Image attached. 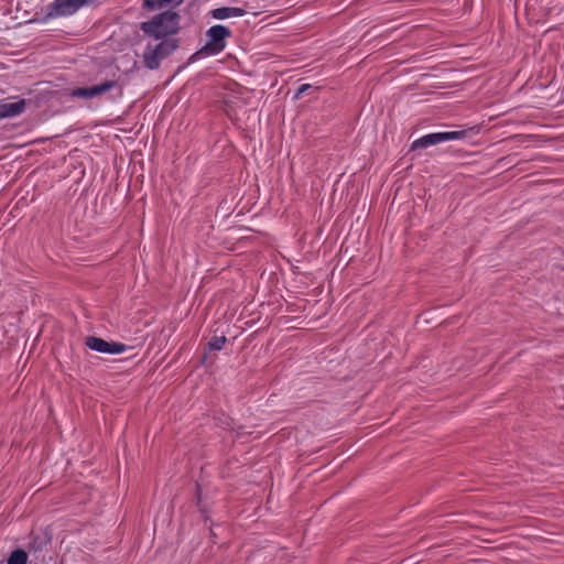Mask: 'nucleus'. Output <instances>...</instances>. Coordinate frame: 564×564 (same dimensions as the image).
I'll use <instances>...</instances> for the list:
<instances>
[{"instance_id":"obj_16","label":"nucleus","mask_w":564,"mask_h":564,"mask_svg":"<svg viewBox=\"0 0 564 564\" xmlns=\"http://www.w3.org/2000/svg\"><path fill=\"white\" fill-rule=\"evenodd\" d=\"M308 87H310V85H307V84L302 85V86L299 88V94L304 93Z\"/></svg>"},{"instance_id":"obj_15","label":"nucleus","mask_w":564,"mask_h":564,"mask_svg":"<svg viewBox=\"0 0 564 564\" xmlns=\"http://www.w3.org/2000/svg\"><path fill=\"white\" fill-rule=\"evenodd\" d=\"M164 7H167L166 1L164 0H151V2L147 3V9L149 10H158Z\"/></svg>"},{"instance_id":"obj_5","label":"nucleus","mask_w":564,"mask_h":564,"mask_svg":"<svg viewBox=\"0 0 564 564\" xmlns=\"http://www.w3.org/2000/svg\"><path fill=\"white\" fill-rule=\"evenodd\" d=\"M85 344L89 349L101 354L117 355L127 350V346L122 343L108 341L95 336H88Z\"/></svg>"},{"instance_id":"obj_1","label":"nucleus","mask_w":564,"mask_h":564,"mask_svg":"<svg viewBox=\"0 0 564 564\" xmlns=\"http://www.w3.org/2000/svg\"><path fill=\"white\" fill-rule=\"evenodd\" d=\"M181 17L173 11H164L155 14L151 20L140 24V29L144 35L153 41H162V39H171L180 29Z\"/></svg>"},{"instance_id":"obj_4","label":"nucleus","mask_w":564,"mask_h":564,"mask_svg":"<svg viewBox=\"0 0 564 564\" xmlns=\"http://www.w3.org/2000/svg\"><path fill=\"white\" fill-rule=\"evenodd\" d=\"M95 0H53L45 8V14L41 19L42 22H48L58 18L74 15L82 8L89 6Z\"/></svg>"},{"instance_id":"obj_8","label":"nucleus","mask_w":564,"mask_h":564,"mask_svg":"<svg viewBox=\"0 0 564 564\" xmlns=\"http://www.w3.org/2000/svg\"><path fill=\"white\" fill-rule=\"evenodd\" d=\"M433 133L435 135L436 144L453 141V140H462L466 137V131H464V130L433 132Z\"/></svg>"},{"instance_id":"obj_13","label":"nucleus","mask_w":564,"mask_h":564,"mask_svg":"<svg viewBox=\"0 0 564 564\" xmlns=\"http://www.w3.org/2000/svg\"><path fill=\"white\" fill-rule=\"evenodd\" d=\"M227 341L225 336H214L208 343V346L213 350H221Z\"/></svg>"},{"instance_id":"obj_7","label":"nucleus","mask_w":564,"mask_h":564,"mask_svg":"<svg viewBox=\"0 0 564 564\" xmlns=\"http://www.w3.org/2000/svg\"><path fill=\"white\" fill-rule=\"evenodd\" d=\"M25 108V101L20 99L14 102H2L0 104V116L1 117H15L23 112Z\"/></svg>"},{"instance_id":"obj_10","label":"nucleus","mask_w":564,"mask_h":564,"mask_svg":"<svg viewBox=\"0 0 564 564\" xmlns=\"http://www.w3.org/2000/svg\"><path fill=\"white\" fill-rule=\"evenodd\" d=\"M432 145H436L435 135H434V133H427V134L422 135L421 138L414 140L411 144V150L426 149Z\"/></svg>"},{"instance_id":"obj_12","label":"nucleus","mask_w":564,"mask_h":564,"mask_svg":"<svg viewBox=\"0 0 564 564\" xmlns=\"http://www.w3.org/2000/svg\"><path fill=\"white\" fill-rule=\"evenodd\" d=\"M28 553L22 549H17L11 552L8 557V564H26Z\"/></svg>"},{"instance_id":"obj_17","label":"nucleus","mask_w":564,"mask_h":564,"mask_svg":"<svg viewBox=\"0 0 564 564\" xmlns=\"http://www.w3.org/2000/svg\"><path fill=\"white\" fill-rule=\"evenodd\" d=\"M144 1V7L147 8V3L148 2H151V0H143Z\"/></svg>"},{"instance_id":"obj_9","label":"nucleus","mask_w":564,"mask_h":564,"mask_svg":"<svg viewBox=\"0 0 564 564\" xmlns=\"http://www.w3.org/2000/svg\"><path fill=\"white\" fill-rule=\"evenodd\" d=\"M50 536L45 533L32 535L29 542V550L40 552L50 543Z\"/></svg>"},{"instance_id":"obj_11","label":"nucleus","mask_w":564,"mask_h":564,"mask_svg":"<svg viewBox=\"0 0 564 564\" xmlns=\"http://www.w3.org/2000/svg\"><path fill=\"white\" fill-rule=\"evenodd\" d=\"M117 85H118V83L116 80H106L101 84L91 86L90 87L91 99L95 98L96 96H99L101 94H105V93L111 90Z\"/></svg>"},{"instance_id":"obj_2","label":"nucleus","mask_w":564,"mask_h":564,"mask_svg":"<svg viewBox=\"0 0 564 564\" xmlns=\"http://www.w3.org/2000/svg\"><path fill=\"white\" fill-rule=\"evenodd\" d=\"M232 36V31L223 24H215L206 31V43L196 53L194 58L215 56L225 51L227 41Z\"/></svg>"},{"instance_id":"obj_3","label":"nucleus","mask_w":564,"mask_h":564,"mask_svg":"<svg viewBox=\"0 0 564 564\" xmlns=\"http://www.w3.org/2000/svg\"><path fill=\"white\" fill-rule=\"evenodd\" d=\"M177 48L175 39H162V41H150L142 53V62L147 69L156 70L161 63Z\"/></svg>"},{"instance_id":"obj_6","label":"nucleus","mask_w":564,"mask_h":564,"mask_svg":"<svg viewBox=\"0 0 564 564\" xmlns=\"http://www.w3.org/2000/svg\"><path fill=\"white\" fill-rule=\"evenodd\" d=\"M247 11L238 7H220L209 11V15L216 20H227L243 17Z\"/></svg>"},{"instance_id":"obj_14","label":"nucleus","mask_w":564,"mask_h":564,"mask_svg":"<svg viewBox=\"0 0 564 564\" xmlns=\"http://www.w3.org/2000/svg\"><path fill=\"white\" fill-rule=\"evenodd\" d=\"M72 97L91 99L90 87H78L70 93Z\"/></svg>"}]
</instances>
